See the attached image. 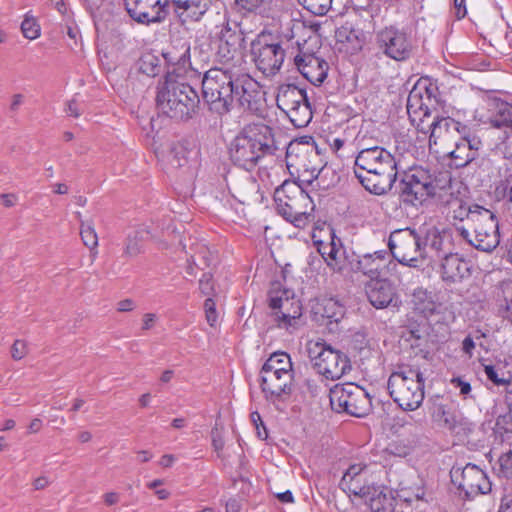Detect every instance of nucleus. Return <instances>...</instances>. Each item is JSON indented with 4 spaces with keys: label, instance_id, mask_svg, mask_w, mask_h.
I'll return each instance as SVG.
<instances>
[{
    "label": "nucleus",
    "instance_id": "f257e3e1",
    "mask_svg": "<svg viewBox=\"0 0 512 512\" xmlns=\"http://www.w3.org/2000/svg\"><path fill=\"white\" fill-rule=\"evenodd\" d=\"M257 93L256 82L234 66L211 68L202 79L203 100L208 109L219 116L229 113L236 105L252 109Z\"/></svg>",
    "mask_w": 512,
    "mask_h": 512
},
{
    "label": "nucleus",
    "instance_id": "f03ea898",
    "mask_svg": "<svg viewBox=\"0 0 512 512\" xmlns=\"http://www.w3.org/2000/svg\"><path fill=\"white\" fill-rule=\"evenodd\" d=\"M354 174L367 191L385 195L397 180L398 164L395 157L383 147L365 148L356 156Z\"/></svg>",
    "mask_w": 512,
    "mask_h": 512
},
{
    "label": "nucleus",
    "instance_id": "7ed1b4c3",
    "mask_svg": "<svg viewBox=\"0 0 512 512\" xmlns=\"http://www.w3.org/2000/svg\"><path fill=\"white\" fill-rule=\"evenodd\" d=\"M277 150L273 128L263 123H252L232 140L229 154L235 165L250 170L260 159L275 155Z\"/></svg>",
    "mask_w": 512,
    "mask_h": 512
},
{
    "label": "nucleus",
    "instance_id": "20e7f679",
    "mask_svg": "<svg viewBox=\"0 0 512 512\" xmlns=\"http://www.w3.org/2000/svg\"><path fill=\"white\" fill-rule=\"evenodd\" d=\"M156 104L169 118L187 121L199 113L200 97L190 84L173 73H167L158 83Z\"/></svg>",
    "mask_w": 512,
    "mask_h": 512
},
{
    "label": "nucleus",
    "instance_id": "39448f33",
    "mask_svg": "<svg viewBox=\"0 0 512 512\" xmlns=\"http://www.w3.org/2000/svg\"><path fill=\"white\" fill-rule=\"evenodd\" d=\"M279 215L297 228H305L314 210L309 191L295 181L285 180L274 192Z\"/></svg>",
    "mask_w": 512,
    "mask_h": 512
},
{
    "label": "nucleus",
    "instance_id": "423d86ee",
    "mask_svg": "<svg viewBox=\"0 0 512 512\" xmlns=\"http://www.w3.org/2000/svg\"><path fill=\"white\" fill-rule=\"evenodd\" d=\"M425 379L418 367L399 366L387 382L390 397L403 411H415L425 397Z\"/></svg>",
    "mask_w": 512,
    "mask_h": 512
},
{
    "label": "nucleus",
    "instance_id": "0eeeda50",
    "mask_svg": "<svg viewBox=\"0 0 512 512\" xmlns=\"http://www.w3.org/2000/svg\"><path fill=\"white\" fill-rule=\"evenodd\" d=\"M458 234L471 246L491 252L499 245L498 221L495 214L481 206L469 217V226L456 225Z\"/></svg>",
    "mask_w": 512,
    "mask_h": 512
},
{
    "label": "nucleus",
    "instance_id": "6e6552de",
    "mask_svg": "<svg viewBox=\"0 0 512 512\" xmlns=\"http://www.w3.org/2000/svg\"><path fill=\"white\" fill-rule=\"evenodd\" d=\"M374 43L380 54L396 62L411 59L417 49L412 35L396 25H388L374 34Z\"/></svg>",
    "mask_w": 512,
    "mask_h": 512
},
{
    "label": "nucleus",
    "instance_id": "1a4fd4ad",
    "mask_svg": "<svg viewBox=\"0 0 512 512\" xmlns=\"http://www.w3.org/2000/svg\"><path fill=\"white\" fill-rule=\"evenodd\" d=\"M389 255L404 266L419 268L427 258L422 246L421 230L405 228L391 232L388 240Z\"/></svg>",
    "mask_w": 512,
    "mask_h": 512
},
{
    "label": "nucleus",
    "instance_id": "9d476101",
    "mask_svg": "<svg viewBox=\"0 0 512 512\" xmlns=\"http://www.w3.org/2000/svg\"><path fill=\"white\" fill-rule=\"evenodd\" d=\"M251 57L257 69L265 76H275L285 60L281 42L269 32H261L251 42Z\"/></svg>",
    "mask_w": 512,
    "mask_h": 512
},
{
    "label": "nucleus",
    "instance_id": "9b49d317",
    "mask_svg": "<svg viewBox=\"0 0 512 512\" xmlns=\"http://www.w3.org/2000/svg\"><path fill=\"white\" fill-rule=\"evenodd\" d=\"M309 358L318 374L329 380H337L351 370L348 356L322 342L308 347Z\"/></svg>",
    "mask_w": 512,
    "mask_h": 512
},
{
    "label": "nucleus",
    "instance_id": "f8f14e48",
    "mask_svg": "<svg viewBox=\"0 0 512 512\" xmlns=\"http://www.w3.org/2000/svg\"><path fill=\"white\" fill-rule=\"evenodd\" d=\"M400 200L405 205L418 207L429 197L437 194V186L431 175L422 168L404 172L397 186Z\"/></svg>",
    "mask_w": 512,
    "mask_h": 512
},
{
    "label": "nucleus",
    "instance_id": "ddd939ff",
    "mask_svg": "<svg viewBox=\"0 0 512 512\" xmlns=\"http://www.w3.org/2000/svg\"><path fill=\"white\" fill-rule=\"evenodd\" d=\"M330 403L337 412L364 417L371 410V399L364 388L348 382L337 384L330 390Z\"/></svg>",
    "mask_w": 512,
    "mask_h": 512
},
{
    "label": "nucleus",
    "instance_id": "4468645a",
    "mask_svg": "<svg viewBox=\"0 0 512 512\" xmlns=\"http://www.w3.org/2000/svg\"><path fill=\"white\" fill-rule=\"evenodd\" d=\"M286 162L288 169L294 168L296 172L303 170L312 174L314 173L316 176H328L332 174L333 179H338L330 167L321 164L314 142L290 143L287 147Z\"/></svg>",
    "mask_w": 512,
    "mask_h": 512
},
{
    "label": "nucleus",
    "instance_id": "2eb2a0df",
    "mask_svg": "<svg viewBox=\"0 0 512 512\" xmlns=\"http://www.w3.org/2000/svg\"><path fill=\"white\" fill-rule=\"evenodd\" d=\"M269 307L278 327L295 328L302 316V305L293 292L288 289H272L269 292Z\"/></svg>",
    "mask_w": 512,
    "mask_h": 512
},
{
    "label": "nucleus",
    "instance_id": "dca6fc26",
    "mask_svg": "<svg viewBox=\"0 0 512 512\" xmlns=\"http://www.w3.org/2000/svg\"><path fill=\"white\" fill-rule=\"evenodd\" d=\"M450 474L459 495L465 499L471 500L491 491V482L486 473L474 464L468 463L463 468H452Z\"/></svg>",
    "mask_w": 512,
    "mask_h": 512
},
{
    "label": "nucleus",
    "instance_id": "f3484780",
    "mask_svg": "<svg viewBox=\"0 0 512 512\" xmlns=\"http://www.w3.org/2000/svg\"><path fill=\"white\" fill-rule=\"evenodd\" d=\"M124 6L138 23H159L167 16L168 0H124Z\"/></svg>",
    "mask_w": 512,
    "mask_h": 512
},
{
    "label": "nucleus",
    "instance_id": "a211bd4d",
    "mask_svg": "<svg viewBox=\"0 0 512 512\" xmlns=\"http://www.w3.org/2000/svg\"><path fill=\"white\" fill-rule=\"evenodd\" d=\"M293 373L261 369V388L267 400L275 401L292 392Z\"/></svg>",
    "mask_w": 512,
    "mask_h": 512
},
{
    "label": "nucleus",
    "instance_id": "6ab92c4d",
    "mask_svg": "<svg viewBox=\"0 0 512 512\" xmlns=\"http://www.w3.org/2000/svg\"><path fill=\"white\" fill-rule=\"evenodd\" d=\"M212 4V0H168L167 14L170 10L183 25L202 19Z\"/></svg>",
    "mask_w": 512,
    "mask_h": 512
},
{
    "label": "nucleus",
    "instance_id": "aec40b11",
    "mask_svg": "<svg viewBox=\"0 0 512 512\" xmlns=\"http://www.w3.org/2000/svg\"><path fill=\"white\" fill-rule=\"evenodd\" d=\"M458 136L459 140L455 142V148L449 154L453 165L462 168L477 158L482 142L468 128L465 134L460 133Z\"/></svg>",
    "mask_w": 512,
    "mask_h": 512
},
{
    "label": "nucleus",
    "instance_id": "412c9836",
    "mask_svg": "<svg viewBox=\"0 0 512 512\" xmlns=\"http://www.w3.org/2000/svg\"><path fill=\"white\" fill-rule=\"evenodd\" d=\"M298 71L313 85H320L327 77L329 65L315 54H298L294 58Z\"/></svg>",
    "mask_w": 512,
    "mask_h": 512
},
{
    "label": "nucleus",
    "instance_id": "4be33fe9",
    "mask_svg": "<svg viewBox=\"0 0 512 512\" xmlns=\"http://www.w3.org/2000/svg\"><path fill=\"white\" fill-rule=\"evenodd\" d=\"M422 246L426 251L429 247L438 257H444L452 252V233L448 229H440L435 225H424L420 227Z\"/></svg>",
    "mask_w": 512,
    "mask_h": 512
},
{
    "label": "nucleus",
    "instance_id": "5701e85b",
    "mask_svg": "<svg viewBox=\"0 0 512 512\" xmlns=\"http://www.w3.org/2000/svg\"><path fill=\"white\" fill-rule=\"evenodd\" d=\"M469 275V262L460 254L450 252L441 258L440 276L444 282L457 283Z\"/></svg>",
    "mask_w": 512,
    "mask_h": 512
},
{
    "label": "nucleus",
    "instance_id": "b1692460",
    "mask_svg": "<svg viewBox=\"0 0 512 512\" xmlns=\"http://www.w3.org/2000/svg\"><path fill=\"white\" fill-rule=\"evenodd\" d=\"M467 126L454 120L451 117H440L438 115L432 118V131L429 135L430 145H437L454 139L460 133H464Z\"/></svg>",
    "mask_w": 512,
    "mask_h": 512
},
{
    "label": "nucleus",
    "instance_id": "393cba45",
    "mask_svg": "<svg viewBox=\"0 0 512 512\" xmlns=\"http://www.w3.org/2000/svg\"><path fill=\"white\" fill-rule=\"evenodd\" d=\"M389 261V252L378 250L373 253H367L358 258L353 265L355 272H360L370 278V281L380 279L383 270Z\"/></svg>",
    "mask_w": 512,
    "mask_h": 512
},
{
    "label": "nucleus",
    "instance_id": "a878e982",
    "mask_svg": "<svg viewBox=\"0 0 512 512\" xmlns=\"http://www.w3.org/2000/svg\"><path fill=\"white\" fill-rule=\"evenodd\" d=\"M367 466L362 463L350 465L342 476L339 487L347 493L361 497L372 485L367 484Z\"/></svg>",
    "mask_w": 512,
    "mask_h": 512
},
{
    "label": "nucleus",
    "instance_id": "bb28decb",
    "mask_svg": "<svg viewBox=\"0 0 512 512\" xmlns=\"http://www.w3.org/2000/svg\"><path fill=\"white\" fill-rule=\"evenodd\" d=\"M365 292L371 305L377 309L389 306L396 296L392 283L381 278L369 281L365 286Z\"/></svg>",
    "mask_w": 512,
    "mask_h": 512
},
{
    "label": "nucleus",
    "instance_id": "cd10ccee",
    "mask_svg": "<svg viewBox=\"0 0 512 512\" xmlns=\"http://www.w3.org/2000/svg\"><path fill=\"white\" fill-rule=\"evenodd\" d=\"M434 417L444 428L456 435H466L471 428V423L460 411L446 409L443 405L437 406Z\"/></svg>",
    "mask_w": 512,
    "mask_h": 512
},
{
    "label": "nucleus",
    "instance_id": "c85d7f7f",
    "mask_svg": "<svg viewBox=\"0 0 512 512\" xmlns=\"http://www.w3.org/2000/svg\"><path fill=\"white\" fill-rule=\"evenodd\" d=\"M360 498L365 501L372 512H392L394 510L395 499L392 493L383 487L372 485Z\"/></svg>",
    "mask_w": 512,
    "mask_h": 512
},
{
    "label": "nucleus",
    "instance_id": "c756f323",
    "mask_svg": "<svg viewBox=\"0 0 512 512\" xmlns=\"http://www.w3.org/2000/svg\"><path fill=\"white\" fill-rule=\"evenodd\" d=\"M307 98V93L293 84L283 85L279 88L276 103L277 106L284 112L290 111L300 102H304Z\"/></svg>",
    "mask_w": 512,
    "mask_h": 512
},
{
    "label": "nucleus",
    "instance_id": "7c9ffc66",
    "mask_svg": "<svg viewBox=\"0 0 512 512\" xmlns=\"http://www.w3.org/2000/svg\"><path fill=\"white\" fill-rule=\"evenodd\" d=\"M196 154L197 152L190 147V143L183 140L171 144L167 159L173 168H182L188 166Z\"/></svg>",
    "mask_w": 512,
    "mask_h": 512
},
{
    "label": "nucleus",
    "instance_id": "2f4dec72",
    "mask_svg": "<svg viewBox=\"0 0 512 512\" xmlns=\"http://www.w3.org/2000/svg\"><path fill=\"white\" fill-rule=\"evenodd\" d=\"M488 109L492 112L491 123L500 128L508 126L512 128V104L498 98L488 100Z\"/></svg>",
    "mask_w": 512,
    "mask_h": 512
},
{
    "label": "nucleus",
    "instance_id": "473e14b6",
    "mask_svg": "<svg viewBox=\"0 0 512 512\" xmlns=\"http://www.w3.org/2000/svg\"><path fill=\"white\" fill-rule=\"evenodd\" d=\"M411 302L413 304L414 310L425 317L436 313L439 306L435 301L432 292H428L423 288H417L414 290Z\"/></svg>",
    "mask_w": 512,
    "mask_h": 512
},
{
    "label": "nucleus",
    "instance_id": "72a5a7b5",
    "mask_svg": "<svg viewBox=\"0 0 512 512\" xmlns=\"http://www.w3.org/2000/svg\"><path fill=\"white\" fill-rule=\"evenodd\" d=\"M162 56L169 65L184 69L190 60V44L182 42L167 47Z\"/></svg>",
    "mask_w": 512,
    "mask_h": 512
},
{
    "label": "nucleus",
    "instance_id": "f704fd0d",
    "mask_svg": "<svg viewBox=\"0 0 512 512\" xmlns=\"http://www.w3.org/2000/svg\"><path fill=\"white\" fill-rule=\"evenodd\" d=\"M316 309V314H321L322 318L328 320V324L339 323L346 313L345 307L333 298L323 299Z\"/></svg>",
    "mask_w": 512,
    "mask_h": 512
},
{
    "label": "nucleus",
    "instance_id": "c9c22d12",
    "mask_svg": "<svg viewBox=\"0 0 512 512\" xmlns=\"http://www.w3.org/2000/svg\"><path fill=\"white\" fill-rule=\"evenodd\" d=\"M318 253L326 264L335 272H341L343 267L339 261L340 249L337 247L333 238L330 242L314 241Z\"/></svg>",
    "mask_w": 512,
    "mask_h": 512
},
{
    "label": "nucleus",
    "instance_id": "e433bc0d",
    "mask_svg": "<svg viewBox=\"0 0 512 512\" xmlns=\"http://www.w3.org/2000/svg\"><path fill=\"white\" fill-rule=\"evenodd\" d=\"M406 107L411 122H416L420 115H431L428 105L423 100V92L416 87L410 91Z\"/></svg>",
    "mask_w": 512,
    "mask_h": 512
},
{
    "label": "nucleus",
    "instance_id": "4c0bfd02",
    "mask_svg": "<svg viewBox=\"0 0 512 512\" xmlns=\"http://www.w3.org/2000/svg\"><path fill=\"white\" fill-rule=\"evenodd\" d=\"M285 114L288 116L294 127H306L312 120V109L308 101V97L304 99V102H300L298 105H295V107L290 111H286Z\"/></svg>",
    "mask_w": 512,
    "mask_h": 512
},
{
    "label": "nucleus",
    "instance_id": "58836bf2",
    "mask_svg": "<svg viewBox=\"0 0 512 512\" xmlns=\"http://www.w3.org/2000/svg\"><path fill=\"white\" fill-rule=\"evenodd\" d=\"M77 218L81 219V213H76ZM80 236L83 244L90 250V255L94 259L97 254L98 236L92 221L80 220Z\"/></svg>",
    "mask_w": 512,
    "mask_h": 512
},
{
    "label": "nucleus",
    "instance_id": "ea45409f",
    "mask_svg": "<svg viewBox=\"0 0 512 512\" xmlns=\"http://www.w3.org/2000/svg\"><path fill=\"white\" fill-rule=\"evenodd\" d=\"M297 174V181L295 182L301 184L308 191L325 190L338 181V179H335L327 183L325 180L327 176H316L314 173L312 174L303 170H300Z\"/></svg>",
    "mask_w": 512,
    "mask_h": 512
},
{
    "label": "nucleus",
    "instance_id": "a19ab883",
    "mask_svg": "<svg viewBox=\"0 0 512 512\" xmlns=\"http://www.w3.org/2000/svg\"><path fill=\"white\" fill-rule=\"evenodd\" d=\"M259 190L256 180L250 176H245L234 186V197L240 203H248Z\"/></svg>",
    "mask_w": 512,
    "mask_h": 512
},
{
    "label": "nucleus",
    "instance_id": "79ce46f5",
    "mask_svg": "<svg viewBox=\"0 0 512 512\" xmlns=\"http://www.w3.org/2000/svg\"><path fill=\"white\" fill-rule=\"evenodd\" d=\"M237 25L234 24V27L231 26L230 22L227 20L220 28V31L217 34L219 44L230 47L233 51H236L240 42L242 41L241 34L236 30Z\"/></svg>",
    "mask_w": 512,
    "mask_h": 512
},
{
    "label": "nucleus",
    "instance_id": "37998d69",
    "mask_svg": "<svg viewBox=\"0 0 512 512\" xmlns=\"http://www.w3.org/2000/svg\"><path fill=\"white\" fill-rule=\"evenodd\" d=\"M263 370H272L276 372H289L293 373L292 362L290 356L285 352H275L270 355L262 366Z\"/></svg>",
    "mask_w": 512,
    "mask_h": 512
},
{
    "label": "nucleus",
    "instance_id": "c03bdc74",
    "mask_svg": "<svg viewBox=\"0 0 512 512\" xmlns=\"http://www.w3.org/2000/svg\"><path fill=\"white\" fill-rule=\"evenodd\" d=\"M138 70L149 77L157 76L161 71L160 59L153 53H144L137 62Z\"/></svg>",
    "mask_w": 512,
    "mask_h": 512
},
{
    "label": "nucleus",
    "instance_id": "a18cd8bd",
    "mask_svg": "<svg viewBox=\"0 0 512 512\" xmlns=\"http://www.w3.org/2000/svg\"><path fill=\"white\" fill-rule=\"evenodd\" d=\"M307 11L317 16L328 13L332 7L333 0H297Z\"/></svg>",
    "mask_w": 512,
    "mask_h": 512
},
{
    "label": "nucleus",
    "instance_id": "49530a36",
    "mask_svg": "<svg viewBox=\"0 0 512 512\" xmlns=\"http://www.w3.org/2000/svg\"><path fill=\"white\" fill-rule=\"evenodd\" d=\"M454 203L457 204L458 207L453 210L452 217L454 219H458L460 222L465 221L466 225H464V226L468 227L469 226V217H470V215L472 213L476 212L477 209L479 210L481 205L473 204V205L467 206V205L463 204L459 200H456Z\"/></svg>",
    "mask_w": 512,
    "mask_h": 512
},
{
    "label": "nucleus",
    "instance_id": "de8ad7c7",
    "mask_svg": "<svg viewBox=\"0 0 512 512\" xmlns=\"http://www.w3.org/2000/svg\"><path fill=\"white\" fill-rule=\"evenodd\" d=\"M21 31L25 38L35 40L40 36V26L33 17L25 16L21 23Z\"/></svg>",
    "mask_w": 512,
    "mask_h": 512
},
{
    "label": "nucleus",
    "instance_id": "09e8293b",
    "mask_svg": "<svg viewBox=\"0 0 512 512\" xmlns=\"http://www.w3.org/2000/svg\"><path fill=\"white\" fill-rule=\"evenodd\" d=\"M142 252L141 240L138 237V233H135L133 236L129 235L126 239V244L124 248V254L127 257H135Z\"/></svg>",
    "mask_w": 512,
    "mask_h": 512
},
{
    "label": "nucleus",
    "instance_id": "8fccbe9b",
    "mask_svg": "<svg viewBox=\"0 0 512 512\" xmlns=\"http://www.w3.org/2000/svg\"><path fill=\"white\" fill-rule=\"evenodd\" d=\"M217 56L222 63L221 67H231L230 62L234 61L239 56V50L233 51L230 47L225 45H218Z\"/></svg>",
    "mask_w": 512,
    "mask_h": 512
},
{
    "label": "nucleus",
    "instance_id": "3c124183",
    "mask_svg": "<svg viewBox=\"0 0 512 512\" xmlns=\"http://www.w3.org/2000/svg\"><path fill=\"white\" fill-rule=\"evenodd\" d=\"M199 290L202 295L212 297L215 294L212 274L204 273L199 280Z\"/></svg>",
    "mask_w": 512,
    "mask_h": 512
},
{
    "label": "nucleus",
    "instance_id": "603ef678",
    "mask_svg": "<svg viewBox=\"0 0 512 512\" xmlns=\"http://www.w3.org/2000/svg\"><path fill=\"white\" fill-rule=\"evenodd\" d=\"M386 453L391 456L404 458L410 454V446L401 442H392L386 448Z\"/></svg>",
    "mask_w": 512,
    "mask_h": 512
},
{
    "label": "nucleus",
    "instance_id": "864d4df0",
    "mask_svg": "<svg viewBox=\"0 0 512 512\" xmlns=\"http://www.w3.org/2000/svg\"><path fill=\"white\" fill-rule=\"evenodd\" d=\"M501 291L506 301L504 317L512 323V285L510 283L502 284Z\"/></svg>",
    "mask_w": 512,
    "mask_h": 512
},
{
    "label": "nucleus",
    "instance_id": "5fc2aeb1",
    "mask_svg": "<svg viewBox=\"0 0 512 512\" xmlns=\"http://www.w3.org/2000/svg\"><path fill=\"white\" fill-rule=\"evenodd\" d=\"M495 427L499 432H512V411L499 415L496 418Z\"/></svg>",
    "mask_w": 512,
    "mask_h": 512
},
{
    "label": "nucleus",
    "instance_id": "6e6d98bb",
    "mask_svg": "<svg viewBox=\"0 0 512 512\" xmlns=\"http://www.w3.org/2000/svg\"><path fill=\"white\" fill-rule=\"evenodd\" d=\"M204 310L207 322L210 326H214L217 322L216 304L212 297H208L204 302Z\"/></svg>",
    "mask_w": 512,
    "mask_h": 512
},
{
    "label": "nucleus",
    "instance_id": "4d7b16f0",
    "mask_svg": "<svg viewBox=\"0 0 512 512\" xmlns=\"http://www.w3.org/2000/svg\"><path fill=\"white\" fill-rule=\"evenodd\" d=\"M265 2V0H235V4L240 11L256 12Z\"/></svg>",
    "mask_w": 512,
    "mask_h": 512
},
{
    "label": "nucleus",
    "instance_id": "13d9d810",
    "mask_svg": "<svg viewBox=\"0 0 512 512\" xmlns=\"http://www.w3.org/2000/svg\"><path fill=\"white\" fill-rule=\"evenodd\" d=\"M250 418H251V422L255 426L257 436L261 440H265L268 436V433H267V429L262 421L261 415L257 411H254L251 413Z\"/></svg>",
    "mask_w": 512,
    "mask_h": 512
},
{
    "label": "nucleus",
    "instance_id": "bf43d9fd",
    "mask_svg": "<svg viewBox=\"0 0 512 512\" xmlns=\"http://www.w3.org/2000/svg\"><path fill=\"white\" fill-rule=\"evenodd\" d=\"M28 353L27 344L23 340H16L11 347V356L14 360H21Z\"/></svg>",
    "mask_w": 512,
    "mask_h": 512
},
{
    "label": "nucleus",
    "instance_id": "052dcab7",
    "mask_svg": "<svg viewBox=\"0 0 512 512\" xmlns=\"http://www.w3.org/2000/svg\"><path fill=\"white\" fill-rule=\"evenodd\" d=\"M484 371H485L487 378L497 386L510 383V380L499 377L497 371L495 370L494 366H492V365H485Z\"/></svg>",
    "mask_w": 512,
    "mask_h": 512
},
{
    "label": "nucleus",
    "instance_id": "680f3d73",
    "mask_svg": "<svg viewBox=\"0 0 512 512\" xmlns=\"http://www.w3.org/2000/svg\"><path fill=\"white\" fill-rule=\"evenodd\" d=\"M431 118V115L430 116H423V115H420L418 116V119L416 122H413L416 127H417V130L423 134H428L429 135L431 134V131H432V119L430 120Z\"/></svg>",
    "mask_w": 512,
    "mask_h": 512
},
{
    "label": "nucleus",
    "instance_id": "e2e57ef3",
    "mask_svg": "<svg viewBox=\"0 0 512 512\" xmlns=\"http://www.w3.org/2000/svg\"><path fill=\"white\" fill-rule=\"evenodd\" d=\"M211 437H212V446L216 451H220L224 447V441L221 436V434L218 432V430L212 429L211 431Z\"/></svg>",
    "mask_w": 512,
    "mask_h": 512
},
{
    "label": "nucleus",
    "instance_id": "0e129e2a",
    "mask_svg": "<svg viewBox=\"0 0 512 512\" xmlns=\"http://www.w3.org/2000/svg\"><path fill=\"white\" fill-rule=\"evenodd\" d=\"M65 111L68 115L73 116L75 118L79 117L82 113L80 106L75 99H72L67 103Z\"/></svg>",
    "mask_w": 512,
    "mask_h": 512
},
{
    "label": "nucleus",
    "instance_id": "69168bd1",
    "mask_svg": "<svg viewBox=\"0 0 512 512\" xmlns=\"http://www.w3.org/2000/svg\"><path fill=\"white\" fill-rule=\"evenodd\" d=\"M500 465L506 473L512 475V451L500 458Z\"/></svg>",
    "mask_w": 512,
    "mask_h": 512
},
{
    "label": "nucleus",
    "instance_id": "338daca9",
    "mask_svg": "<svg viewBox=\"0 0 512 512\" xmlns=\"http://www.w3.org/2000/svg\"><path fill=\"white\" fill-rule=\"evenodd\" d=\"M24 96L20 93L13 94L11 97L10 111L16 113L19 107L23 104Z\"/></svg>",
    "mask_w": 512,
    "mask_h": 512
},
{
    "label": "nucleus",
    "instance_id": "774afa93",
    "mask_svg": "<svg viewBox=\"0 0 512 512\" xmlns=\"http://www.w3.org/2000/svg\"><path fill=\"white\" fill-rule=\"evenodd\" d=\"M498 512H512V496H504Z\"/></svg>",
    "mask_w": 512,
    "mask_h": 512
}]
</instances>
